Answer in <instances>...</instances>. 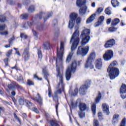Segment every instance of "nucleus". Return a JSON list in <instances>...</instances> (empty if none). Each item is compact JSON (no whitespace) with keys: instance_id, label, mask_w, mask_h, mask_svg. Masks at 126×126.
Listing matches in <instances>:
<instances>
[{"instance_id":"27","label":"nucleus","mask_w":126,"mask_h":126,"mask_svg":"<svg viewBox=\"0 0 126 126\" xmlns=\"http://www.w3.org/2000/svg\"><path fill=\"white\" fill-rule=\"evenodd\" d=\"M111 3L113 7H117L120 5V2H118V0H111Z\"/></svg>"},{"instance_id":"2","label":"nucleus","mask_w":126,"mask_h":126,"mask_svg":"<svg viewBox=\"0 0 126 126\" xmlns=\"http://www.w3.org/2000/svg\"><path fill=\"white\" fill-rule=\"evenodd\" d=\"M78 26L75 27V31L72 35L70 42L72 43L71 52L69 53L66 60V63H69L71 60V58L74 54L73 51L76 49L79 43V30Z\"/></svg>"},{"instance_id":"28","label":"nucleus","mask_w":126,"mask_h":126,"mask_svg":"<svg viewBox=\"0 0 126 126\" xmlns=\"http://www.w3.org/2000/svg\"><path fill=\"white\" fill-rule=\"evenodd\" d=\"M43 48L44 50H49L50 49V41H47L43 44Z\"/></svg>"},{"instance_id":"50","label":"nucleus","mask_w":126,"mask_h":126,"mask_svg":"<svg viewBox=\"0 0 126 126\" xmlns=\"http://www.w3.org/2000/svg\"><path fill=\"white\" fill-rule=\"evenodd\" d=\"M12 54V50H9L8 53L6 54V56L8 57H10L11 56V54Z\"/></svg>"},{"instance_id":"51","label":"nucleus","mask_w":126,"mask_h":126,"mask_svg":"<svg viewBox=\"0 0 126 126\" xmlns=\"http://www.w3.org/2000/svg\"><path fill=\"white\" fill-rule=\"evenodd\" d=\"M116 30H117V28L115 27H111L109 29V31L110 32H114V31H116Z\"/></svg>"},{"instance_id":"31","label":"nucleus","mask_w":126,"mask_h":126,"mask_svg":"<svg viewBox=\"0 0 126 126\" xmlns=\"http://www.w3.org/2000/svg\"><path fill=\"white\" fill-rule=\"evenodd\" d=\"M32 25H33V23L28 22L24 24L23 27L25 28V29H28V28L30 27V26H32Z\"/></svg>"},{"instance_id":"1","label":"nucleus","mask_w":126,"mask_h":126,"mask_svg":"<svg viewBox=\"0 0 126 126\" xmlns=\"http://www.w3.org/2000/svg\"><path fill=\"white\" fill-rule=\"evenodd\" d=\"M64 42H61L60 49L57 50V58L56 59V71L58 73L57 78L59 79V83L58 85V89L55 93H62L64 89V84H63V71L60 70V68H63V50Z\"/></svg>"},{"instance_id":"47","label":"nucleus","mask_w":126,"mask_h":126,"mask_svg":"<svg viewBox=\"0 0 126 126\" xmlns=\"http://www.w3.org/2000/svg\"><path fill=\"white\" fill-rule=\"evenodd\" d=\"M27 84L29 86H31V85H34V82L30 80H28Z\"/></svg>"},{"instance_id":"58","label":"nucleus","mask_w":126,"mask_h":126,"mask_svg":"<svg viewBox=\"0 0 126 126\" xmlns=\"http://www.w3.org/2000/svg\"><path fill=\"white\" fill-rule=\"evenodd\" d=\"M32 33L35 37L38 36V33H37V32H36V31L32 30Z\"/></svg>"},{"instance_id":"39","label":"nucleus","mask_w":126,"mask_h":126,"mask_svg":"<svg viewBox=\"0 0 126 126\" xmlns=\"http://www.w3.org/2000/svg\"><path fill=\"white\" fill-rule=\"evenodd\" d=\"M37 55L38 56V58L41 60L42 58H43V56L42 55V51L40 49H37Z\"/></svg>"},{"instance_id":"24","label":"nucleus","mask_w":126,"mask_h":126,"mask_svg":"<svg viewBox=\"0 0 126 126\" xmlns=\"http://www.w3.org/2000/svg\"><path fill=\"white\" fill-rule=\"evenodd\" d=\"M118 65V62L116 61L113 62L109 66L107 71H109L110 68H116V67H114V66H117Z\"/></svg>"},{"instance_id":"3","label":"nucleus","mask_w":126,"mask_h":126,"mask_svg":"<svg viewBox=\"0 0 126 126\" xmlns=\"http://www.w3.org/2000/svg\"><path fill=\"white\" fill-rule=\"evenodd\" d=\"M75 20L77 24H80V22H81V18H80V17H77V14L73 13L70 15V20L68 23L69 28L70 29L73 28L74 23H75Z\"/></svg>"},{"instance_id":"5","label":"nucleus","mask_w":126,"mask_h":126,"mask_svg":"<svg viewBox=\"0 0 126 126\" xmlns=\"http://www.w3.org/2000/svg\"><path fill=\"white\" fill-rule=\"evenodd\" d=\"M77 66V63L76 61H73L70 65V66L68 67L67 71H66L65 77L66 80L68 81L70 79L71 77V73H74L76 71V66Z\"/></svg>"},{"instance_id":"42","label":"nucleus","mask_w":126,"mask_h":126,"mask_svg":"<svg viewBox=\"0 0 126 126\" xmlns=\"http://www.w3.org/2000/svg\"><path fill=\"white\" fill-rule=\"evenodd\" d=\"M13 115H14V118H15L16 120H17V121L19 122V124H21V120H20V119H19L18 117H17V115H16V114L15 113H14Z\"/></svg>"},{"instance_id":"56","label":"nucleus","mask_w":126,"mask_h":126,"mask_svg":"<svg viewBox=\"0 0 126 126\" xmlns=\"http://www.w3.org/2000/svg\"><path fill=\"white\" fill-rule=\"evenodd\" d=\"M32 111L35 112V113H36V114H38V113H39V111L38 110V109H37V108L34 107L32 108Z\"/></svg>"},{"instance_id":"52","label":"nucleus","mask_w":126,"mask_h":126,"mask_svg":"<svg viewBox=\"0 0 126 126\" xmlns=\"http://www.w3.org/2000/svg\"><path fill=\"white\" fill-rule=\"evenodd\" d=\"M48 96L49 97H52V90L50 87L48 88Z\"/></svg>"},{"instance_id":"48","label":"nucleus","mask_w":126,"mask_h":126,"mask_svg":"<svg viewBox=\"0 0 126 126\" xmlns=\"http://www.w3.org/2000/svg\"><path fill=\"white\" fill-rule=\"evenodd\" d=\"M94 126H99V122L97 120H94Z\"/></svg>"},{"instance_id":"25","label":"nucleus","mask_w":126,"mask_h":126,"mask_svg":"<svg viewBox=\"0 0 126 126\" xmlns=\"http://www.w3.org/2000/svg\"><path fill=\"white\" fill-rule=\"evenodd\" d=\"M43 73L44 74V78L48 81V83H50V82L48 80L49 74H48V72L47 71V69L46 68L43 69Z\"/></svg>"},{"instance_id":"8","label":"nucleus","mask_w":126,"mask_h":126,"mask_svg":"<svg viewBox=\"0 0 126 126\" xmlns=\"http://www.w3.org/2000/svg\"><path fill=\"white\" fill-rule=\"evenodd\" d=\"M103 12V8L102 7H99L96 11L95 13L92 15L87 20V23L89 24L91 23L93 20L95 19V17H96V14L99 15L100 13Z\"/></svg>"},{"instance_id":"41","label":"nucleus","mask_w":126,"mask_h":126,"mask_svg":"<svg viewBox=\"0 0 126 126\" xmlns=\"http://www.w3.org/2000/svg\"><path fill=\"white\" fill-rule=\"evenodd\" d=\"M37 29L40 31H43V30H45V27L43 25H40L37 27Z\"/></svg>"},{"instance_id":"63","label":"nucleus","mask_w":126,"mask_h":126,"mask_svg":"<svg viewBox=\"0 0 126 126\" xmlns=\"http://www.w3.org/2000/svg\"><path fill=\"white\" fill-rule=\"evenodd\" d=\"M33 77H34V78H35V79H37L38 80H40V79H39V77L36 74H34L33 75Z\"/></svg>"},{"instance_id":"49","label":"nucleus","mask_w":126,"mask_h":126,"mask_svg":"<svg viewBox=\"0 0 126 126\" xmlns=\"http://www.w3.org/2000/svg\"><path fill=\"white\" fill-rule=\"evenodd\" d=\"M78 93V88H76L74 90V93L72 94L73 96H76L77 95V94Z\"/></svg>"},{"instance_id":"6","label":"nucleus","mask_w":126,"mask_h":126,"mask_svg":"<svg viewBox=\"0 0 126 126\" xmlns=\"http://www.w3.org/2000/svg\"><path fill=\"white\" fill-rule=\"evenodd\" d=\"M96 58V53L95 52H92L90 54L89 57H88V59L86 62V64L85 65V68H94V66L92 64V62L94 61L95 58Z\"/></svg>"},{"instance_id":"55","label":"nucleus","mask_w":126,"mask_h":126,"mask_svg":"<svg viewBox=\"0 0 126 126\" xmlns=\"http://www.w3.org/2000/svg\"><path fill=\"white\" fill-rule=\"evenodd\" d=\"M14 39H15L14 37L13 36L12 37H11L8 40V42L10 45H11V43H12V41H13Z\"/></svg>"},{"instance_id":"12","label":"nucleus","mask_w":126,"mask_h":126,"mask_svg":"<svg viewBox=\"0 0 126 126\" xmlns=\"http://www.w3.org/2000/svg\"><path fill=\"white\" fill-rule=\"evenodd\" d=\"M15 87L18 89H20V90H22V89H23L21 86H19V85H18V84L16 83L15 82H12L8 86V88L10 90H13V89H15Z\"/></svg>"},{"instance_id":"35","label":"nucleus","mask_w":126,"mask_h":126,"mask_svg":"<svg viewBox=\"0 0 126 126\" xmlns=\"http://www.w3.org/2000/svg\"><path fill=\"white\" fill-rule=\"evenodd\" d=\"M28 10L29 12H30L31 13L34 12V11H35V6H34V5L30 6L29 7Z\"/></svg>"},{"instance_id":"40","label":"nucleus","mask_w":126,"mask_h":126,"mask_svg":"<svg viewBox=\"0 0 126 126\" xmlns=\"http://www.w3.org/2000/svg\"><path fill=\"white\" fill-rule=\"evenodd\" d=\"M6 20V18L4 15H1L0 16V21L1 23H3Z\"/></svg>"},{"instance_id":"9","label":"nucleus","mask_w":126,"mask_h":126,"mask_svg":"<svg viewBox=\"0 0 126 126\" xmlns=\"http://www.w3.org/2000/svg\"><path fill=\"white\" fill-rule=\"evenodd\" d=\"M89 51V47L88 46H86L84 48H82V46H80L78 48L77 55H81L83 56H86Z\"/></svg>"},{"instance_id":"10","label":"nucleus","mask_w":126,"mask_h":126,"mask_svg":"<svg viewBox=\"0 0 126 126\" xmlns=\"http://www.w3.org/2000/svg\"><path fill=\"white\" fill-rule=\"evenodd\" d=\"M114 57V52L112 50H107L103 55V59L106 62H108L111 60L112 58Z\"/></svg>"},{"instance_id":"26","label":"nucleus","mask_w":126,"mask_h":126,"mask_svg":"<svg viewBox=\"0 0 126 126\" xmlns=\"http://www.w3.org/2000/svg\"><path fill=\"white\" fill-rule=\"evenodd\" d=\"M50 126H60L58 123V121L55 119H52L50 122Z\"/></svg>"},{"instance_id":"44","label":"nucleus","mask_w":126,"mask_h":126,"mask_svg":"<svg viewBox=\"0 0 126 126\" xmlns=\"http://www.w3.org/2000/svg\"><path fill=\"white\" fill-rule=\"evenodd\" d=\"M13 49L15 51V54H16V55H17L19 57H21V55L20 54V52H19V51L18 50V49L16 48H14Z\"/></svg>"},{"instance_id":"57","label":"nucleus","mask_w":126,"mask_h":126,"mask_svg":"<svg viewBox=\"0 0 126 126\" xmlns=\"http://www.w3.org/2000/svg\"><path fill=\"white\" fill-rule=\"evenodd\" d=\"M4 63L5 64V66H7V64L8 63V58L5 59L4 60Z\"/></svg>"},{"instance_id":"62","label":"nucleus","mask_w":126,"mask_h":126,"mask_svg":"<svg viewBox=\"0 0 126 126\" xmlns=\"http://www.w3.org/2000/svg\"><path fill=\"white\" fill-rule=\"evenodd\" d=\"M11 94L12 96H15L16 93H15V91H12L11 93Z\"/></svg>"},{"instance_id":"64","label":"nucleus","mask_w":126,"mask_h":126,"mask_svg":"<svg viewBox=\"0 0 126 126\" xmlns=\"http://www.w3.org/2000/svg\"><path fill=\"white\" fill-rule=\"evenodd\" d=\"M12 99L13 102L15 104V103H16V99H15V98H14V97H12Z\"/></svg>"},{"instance_id":"43","label":"nucleus","mask_w":126,"mask_h":126,"mask_svg":"<svg viewBox=\"0 0 126 126\" xmlns=\"http://www.w3.org/2000/svg\"><path fill=\"white\" fill-rule=\"evenodd\" d=\"M59 39V32H56L55 34L54 37L53 38L54 41H57Z\"/></svg>"},{"instance_id":"18","label":"nucleus","mask_w":126,"mask_h":126,"mask_svg":"<svg viewBox=\"0 0 126 126\" xmlns=\"http://www.w3.org/2000/svg\"><path fill=\"white\" fill-rule=\"evenodd\" d=\"M87 11V6H84V7H81L79 10V14L81 15V16H83V15L86 14Z\"/></svg>"},{"instance_id":"32","label":"nucleus","mask_w":126,"mask_h":126,"mask_svg":"<svg viewBox=\"0 0 126 126\" xmlns=\"http://www.w3.org/2000/svg\"><path fill=\"white\" fill-rule=\"evenodd\" d=\"M92 111L94 115L96 113V104L93 103L92 104Z\"/></svg>"},{"instance_id":"4","label":"nucleus","mask_w":126,"mask_h":126,"mask_svg":"<svg viewBox=\"0 0 126 126\" xmlns=\"http://www.w3.org/2000/svg\"><path fill=\"white\" fill-rule=\"evenodd\" d=\"M90 34V30L89 29H85V30L82 32L81 38L82 39L81 45L82 46L86 45V44L89 42L90 40V36H89Z\"/></svg>"},{"instance_id":"36","label":"nucleus","mask_w":126,"mask_h":126,"mask_svg":"<svg viewBox=\"0 0 126 126\" xmlns=\"http://www.w3.org/2000/svg\"><path fill=\"white\" fill-rule=\"evenodd\" d=\"M101 97H102V95L101 94V93H99L98 96L96 97L95 100V103H96V104H98V103H99Z\"/></svg>"},{"instance_id":"38","label":"nucleus","mask_w":126,"mask_h":126,"mask_svg":"<svg viewBox=\"0 0 126 126\" xmlns=\"http://www.w3.org/2000/svg\"><path fill=\"white\" fill-rule=\"evenodd\" d=\"M45 14H46L45 13V12H42L40 13L39 14H37L36 16V17H37V18H39V19H41L42 18V17H43V16H45Z\"/></svg>"},{"instance_id":"37","label":"nucleus","mask_w":126,"mask_h":126,"mask_svg":"<svg viewBox=\"0 0 126 126\" xmlns=\"http://www.w3.org/2000/svg\"><path fill=\"white\" fill-rule=\"evenodd\" d=\"M105 13L108 15H111V14H112V12L111 11V7H109L107 8L105 10Z\"/></svg>"},{"instance_id":"11","label":"nucleus","mask_w":126,"mask_h":126,"mask_svg":"<svg viewBox=\"0 0 126 126\" xmlns=\"http://www.w3.org/2000/svg\"><path fill=\"white\" fill-rule=\"evenodd\" d=\"M91 83V82H90V81H87L85 83V85H83L80 88L79 91L80 92V93H81V94L84 95V94L86 93V90H87V89H88V88L90 86Z\"/></svg>"},{"instance_id":"17","label":"nucleus","mask_w":126,"mask_h":126,"mask_svg":"<svg viewBox=\"0 0 126 126\" xmlns=\"http://www.w3.org/2000/svg\"><path fill=\"white\" fill-rule=\"evenodd\" d=\"M76 3L77 6H79V7L86 6V0H77Z\"/></svg>"},{"instance_id":"7","label":"nucleus","mask_w":126,"mask_h":126,"mask_svg":"<svg viewBox=\"0 0 126 126\" xmlns=\"http://www.w3.org/2000/svg\"><path fill=\"white\" fill-rule=\"evenodd\" d=\"M109 76L110 79H115L116 77H118L120 74V70L118 68H110L109 71Z\"/></svg>"},{"instance_id":"45","label":"nucleus","mask_w":126,"mask_h":126,"mask_svg":"<svg viewBox=\"0 0 126 126\" xmlns=\"http://www.w3.org/2000/svg\"><path fill=\"white\" fill-rule=\"evenodd\" d=\"M52 15H53V12H51L49 13L47 15V17L44 18V21H47V20L48 19V18H49V17H51V16H52Z\"/></svg>"},{"instance_id":"46","label":"nucleus","mask_w":126,"mask_h":126,"mask_svg":"<svg viewBox=\"0 0 126 126\" xmlns=\"http://www.w3.org/2000/svg\"><path fill=\"white\" fill-rule=\"evenodd\" d=\"M17 80L18 81H23V77L21 75L17 76Z\"/></svg>"},{"instance_id":"13","label":"nucleus","mask_w":126,"mask_h":126,"mask_svg":"<svg viewBox=\"0 0 126 126\" xmlns=\"http://www.w3.org/2000/svg\"><path fill=\"white\" fill-rule=\"evenodd\" d=\"M120 94L122 99L126 98V85L123 84L120 88Z\"/></svg>"},{"instance_id":"60","label":"nucleus","mask_w":126,"mask_h":126,"mask_svg":"<svg viewBox=\"0 0 126 126\" xmlns=\"http://www.w3.org/2000/svg\"><path fill=\"white\" fill-rule=\"evenodd\" d=\"M98 117L100 120H102V113L99 112V113H98Z\"/></svg>"},{"instance_id":"19","label":"nucleus","mask_w":126,"mask_h":126,"mask_svg":"<svg viewBox=\"0 0 126 126\" xmlns=\"http://www.w3.org/2000/svg\"><path fill=\"white\" fill-rule=\"evenodd\" d=\"M80 111H86L89 109V107L85 103H80L79 105Z\"/></svg>"},{"instance_id":"23","label":"nucleus","mask_w":126,"mask_h":126,"mask_svg":"<svg viewBox=\"0 0 126 126\" xmlns=\"http://www.w3.org/2000/svg\"><path fill=\"white\" fill-rule=\"evenodd\" d=\"M104 16H101L98 20V22L95 24V27H98L101 25L102 24V22H104Z\"/></svg>"},{"instance_id":"34","label":"nucleus","mask_w":126,"mask_h":126,"mask_svg":"<svg viewBox=\"0 0 126 126\" xmlns=\"http://www.w3.org/2000/svg\"><path fill=\"white\" fill-rule=\"evenodd\" d=\"M29 17V15L28 14H23L20 16V18L23 19L24 20H26Z\"/></svg>"},{"instance_id":"16","label":"nucleus","mask_w":126,"mask_h":126,"mask_svg":"<svg viewBox=\"0 0 126 126\" xmlns=\"http://www.w3.org/2000/svg\"><path fill=\"white\" fill-rule=\"evenodd\" d=\"M24 102H25V103L27 104V105H28L29 107H32V103H31L30 101L24 99V98H20L19 99V102L20 105H24Z\"/></svg>"},{"instance_id":"20","label":"nucleus","mask_w":126,"mask_h":126,"mask_svg":"<svg viewBox=\"0 0 126 126\" xmlns=\"http://www.w3.org/2000/svg\"><path fill=\"white\" fill-rule=\"evenodd\" d=\"M102 107L103 112L106 113V115H110V111H109V105H108L106 103H103L102 105Z\"/></svg>"},{"instance_id":"53","label":"nucleus","mask_w":126,"mask_h":126,"mask_svg":"<svg viewBox=\"0 0 126 126\" xmlns=\"http://www.w3.org/2000/svg\"><path fill=\"white\" fill-rule=\"evenodd\" d=\"M20 37L21 38H24V39H27V35H26L24 33H21L20 35Z\"/></svg>"},{"instance_id":"15","label":"nucleus","mask_w":126,"mask_h":126,"mask_svg":"<svg viewBox=\"0 0 126 126\" xmlns=\"http://www.w3.org/2000/svg\"><path fill=\"white\" fill-rule=\"evenodd\" d=\"M114 45H115V39H112L107 41L104 45V47L106 49H108L109 48H112Z\"/></svg>"},{"instance_id":"29","label":"nucleus","mask_w":126,"mask_h":126,"mask_svg":"<svg viewBox=\"0 0 126 126\" xmlns=\"http://www.w3.org/2000/svg\"><path fill=\"white\" fill-rule=\"evenodd\" d=\"M119 23H120V20L119 19H115L112 21L111 25L112 26H116L118 25Z\"/></svg>"},{"instance_id":"14","label":"nucleus","mask_w":126,"mask_h":126,"mask_svg":"<svg viewBox=\"0 0 126 126\" xmlns=\"http://www.w3.org/2000/svg\"><path fill=\"white\" fill-rule=\"evenodd\" d=\"M29 57H30V53H29V48L27 47L24 50L23 54V59H24L25 62H26V61H28V60H29Z\"/></svg>"},{"instance_id":"30","label":"nucleus","mask_w":126,"mask_h":126,"mask_svg":"<svg viewBox=\"0 0 126 126\" xmlns=\"http://www.w3.org/2000/svg\"><path fill=\"white\" fill-rule=\"evenodd\" d=\"M118 121H119V115L115 114L113 115L112 123L113 124H116L118 123Z\"/></svg>"},{"instance_id":"22","label":"nucleus","mask_w":126,"mask_h":126,"mask_svg":"<svg viewBox=\"0 0 126 126\" xmlns=\"http://www.w3.org/2000/svg\"><path fill=\"white\" fill-rule=\"evenodd\" d=\"M95 67L97 69H101V68H102V60H101V59H97L96 61Z\"/></svg>"},{"instance_id":"54","label":"nucleus","mask_w":126,"mask_h":126,"mask_svg":"<svg viewBox=\"0 0 126 126\" xmlns=\"http://www.w3.org/2000/svg\"><path fill=\"white\" fill-rule=\"evenodd\" d=\"M5 28V25H0V31H2L4 30Z\"/></svg>"},{"instance_id":"59","label":"nucleus","mask_w":126,"mask_h":126,"mask_svg":"<svg viewBox=\"0 0 126 126\" xmlns=\"http://www.w3.org/2000/svg\"><path fill=\"white\" fill-rule=\"evenodd\" d=\"M0 34L1 35H7V34H8V32L7 31H5L4 32H0Z\"/></svg>"},{"instance_id":"61","label":"nucleus","mask_w":126,"mask_h":126,"mask_svg":"<svg viewBox=\"0 0 126 126\" xmlns=\"http://www.w3.org/2000/svg\"><path fill=\"white\" fill-rule=\"evenodd\" d=\"M112 20L111 19H108L106 21L107 24H110Z\"/></svg>"},{"instance_id":"33","label":"nucleus","mask_w":126,"mask_h":126,"mask_svg":"<svg viewBox=\"0 0 126 126\" xmlns=\"http://www.w3.org/2000/svg\"><path fill=\"white\" fill-rule=\"evenodd\" d=\"M78 115L81 119H83V118H85V113H84V111L80 110V111L78 112Z\"/></svg>"},{"instance_id":"21","label":"nucleus","mask_w":126,"mask_h":126,"mask_svg":"<svg viewBox=\"0 0 126 126\" xmlns=\"http://www.w3.org/2000/svg\"><path fill=\"white\" fill-rule=\"evenodd\" d=\"M33 99L34 101H36L39 105H42L43 104V98L40 96V94H37V97H33Z\"/></svg>"}]
</instances>
